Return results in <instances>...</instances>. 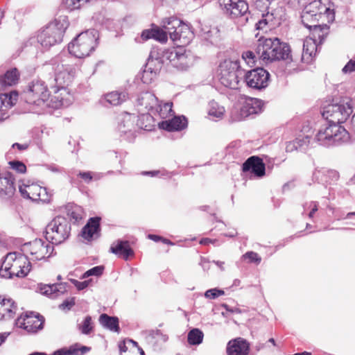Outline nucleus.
Wrapping results in <instances>:
<instances>
[{
  "label": "nucleus",
  "instance_id": "30",
  "mask_svg": "<svg viewBox=\"0 0 355 355\" xmlns=\"http://www.w3.org/2000/svg\"><path fill=\"white\" fill-rule=\"evenodd\" d=\"M89 347L86 346L78 347L77 344L71 345L69 348H62L54 352L51 355H83L89 351ZM29 355H47L44 352H33Z\"/></svg>",
  "mask_w": 355,
  "mask_h": 355
},
{
  "label": "nucleus",
  "instance_id": "27",
  "mask_svg": "<svg viewBox=\"0 0 355 355\" xmlns=\"http://www.w3.org/2000/svg\"><path fill=\"white\" fill-rule=\"evenodd\" d=\"M14 179L10 173L5 176L0 175V198L9 199L15 193Z\"/></svg>",
  "mask_w": 355,
  "mask_h": 355
},
{
  "label": "nucleus",
  "instance_id": "62",
  "mask_svg": "<svg viewBox=\"0 0 355 355\" xmlns=\"http://www.w3.org/2000/svg\"><path fill=\"white\" fill-rule=\"evenodd\" d=\"M8 335V333L0 334V345L6 340Z\"/></svg>",
  "mask_w": 355,
  "mask_h": 355
},
{
  "label": "nucleus",
  "instance_id": "16",
  "mask_svg": "<svg viewBox=\"0 0 355 355\" xmlns=\"http://www.w3.org/2000/svg\"><path fill=\"white\" fill-rule=\"evenodd\" d=\"M137 116L128 112L123 113L119 119L118 131L123 139L132 142L136 137L138 128L135 124Z\"/></svg>",
  "mask_w": 355,
  "mask_h": 355
},
{
  "label": "nucleus",
  "instance_id": "43",
  "mask_svg": "<svg viewBox=\"0 0 355 355\" xmlns=\"http://www.w3.org/2000/svg\"><path fill=\"white\" fill-rule=\"evenodd\" d=\"M93 323L92 317L87 315L83 322L78 324V329L83 334H89L93 330Z\"/></svg>",
  "mask_w": 355,
  "mask_h": 355
},
{
  "label": "nucleus",
  "instance_id": "21",
  "mask_svg": "<svg viewBox=\"0 0 355 355\" xmlns=\"http://www.w3.org/2000/svg\"><path fill=\"white\" fill-rule=\"evenodd\" d=\"M17 96L16 92L0 93V121L8 117V110L16 103Z\"/></svg>",
  "mask_w": 355,
  "mask_h": 355
},
{
  "label": "nucleus",
  "instance_id": "22",
  "mask_svg": "<svg viewBox=\"0 0 355 355\" xmlns=\"http://www.w3.org/2000/svg\"><path fill=\"white\" fill-rule=\"evenodd\" d=\"M249 349V343L241 338L229 341L227 346L228 355H248Z\"/></svg>",
  "mask_w": 355,
  "mask_h": 355
},
{
  "label": "nucleus",
  "instance_id": "25",
  "mask_svg": "<svg viewBox=\"0 0 355 355\" xmlns=\"http://www.w3.org/2000/svg\"><path fill=\"white\" fill-rule=\"evenodd\" d=\"M110 251L125 260L134 255V251L128 241L117 240L111 245Z\"/></svg>",
  "mask_w": 355,
  "mask_h": 355
},
{
  "label": "nucleus",
  "instance_id": "38",
  "mask_svg": "<svg viewBox=\"0 0 355 355\" xmlns=\"http://www.w3.org/2000/svg\"><path fill=\"white\" fill-rule=\"evenodd\" d=\"M225 108L220 105L215 101H211L209 103L208 114L213 120L222 119L225 114Z\"/></svg>",
  "mask_w": 355,
  "mask_h": 355
},
{
  "label": "nucleus",
  "instance_id": "50",
  "mask_svg": "<svg viewBox=\"0 0 355 355\" xmlns=\"http://www.w3.org/2000/svg\"><path fill=\"white\" fill-rule=\"evenodd\" d=\"M243 258L244 259H248L250 263H256L259 264L261 262V257L258 255L257 253L254 252L252 251L248 252L243 255Z\"/></svg>",
  "mask_w": 355,
  "mask_h": 355
},
{
  "label": "nucleus",
  "instance_id": "15",
  "mask_svg": "<svg viewBox=\"0 0 355 355\" xmlns=\"http://www.w3.org/2000/svg\"><path fill=\"white\" fill-rule=\"evenodd\" d=\"M220 9L224 15L231 19L245 17L248 21V4L244 0H218Z\"/></svg>",
  "mask_w": 355,
  "mask_h": 355
},
{
  "label": "nucleus",
  "instance_id": "59",
  "mask_svg": "<svg viewBox=\"0 0 355 355\" xmlns=\"http://www.w3.org/2000/svg\"><path fill=\"white\" fill-rule=\"evenodd\" d=\"M144 175H149L151 177L157 176L159 175H164L166 174L165 172L161 171H144L142 173Z\"/></svg>",
  "mask_w": 355,
  "mask_h": 355
},
{
  "label": "nucleus",
  "instance_id": "32",
  "mask_svg": "<svg viewBox=\"0 0 355 355\" xmlns=\"http://www.w3.org/2000/svg\"><path fill=\"white\" fill-rule=\"evenodd\" d=\"M306 28L311 31V37L313 39H315L319 44H321L324 40L326 35L328 33V26L327 25H319L315 23H309V25H304Z\"/></svg>",
  "mask_w": 355,
  "mask_h": 355
},
{
  "label": "nucleus",
  "instance_id": "3",
  "mask_svg": "<svg viewBox=\"0 0 355 355\" xmlns=\"http://www.w3.org/2000/svg\"><path fill=\"white\" fill-rule=\"evenodd\" d=\"M258 58L265 63L290 58V46L277 37L260 38L256 47Z\"/></svg>",
  "mask_w": 355,
  "mask_h": 355
},
{
  "label": "nucleus",
  "instance_id": "58",
  "mask_svg": "<svg viewBox=\"0 0 355 355\" xmlns=\"http://www.w3.org/2000/svg\"><path fill=\"white\" fill-rule=\"evenodd\" d=\"M46 168L53 173H61L62 171V168L60 166L52 164H47L45 166Z\"/></svg>",
  "mask_w": 355,
  "mask_h": 355
},
{
  "label": "nucleus",
  "instance_id": "9",
  "mask_svg": "<svg viewBox=\"0 0 355 355\" xmlns=\"http://www.w3.org/2000/svg\"><path fill=\"white\" fill-rule=\"evenodd\" d=\"M23 97L28 104L42 106L49 100L50 92L44 80L34 79L24 89Z\"/></svg>",
  "mask_w": 355,
  "mask_h": 355
},
{
  "label": "nucleus",
  "instance_id": "54",
  "mask_svg": "<svg viewBox=\"0 0 355 355\" xmlns=\"http://www.w3.org/2000/svg\"><path fill=\"white\" fill-rule=\"evenodd\" d=\"M79 177H80L85 183H89L92 182L93 179L92 173L89 171L87 172H81L80 171L78 174Z\"/></svg>",
  "mask_w": 355,
  "mask_h": 355
},
{
  "label": "nucleus",
  "instance_id": "23",
  "mask_svg": "<svg viewBox=\"0 0 355 355\" xmlns=\"http://www.w3.org/2000/svg\"><path fill=\"white\" fill-rule=\"evenodd\" d=\"M263 102L261 100L254 98L245 99L241 108V114L247 117L250 115L257 114L262 111Z\"/></svg>",
  "mask_w": 355,
  "mask_h": 355
},
{
  "label": "nucleus",
  "instance_id": "19",
  "mask_svg": "<svg viewBox=\"0 0 355 355\" xmlns=\"http://www.w3.org/2000/svg\"><path fill=\"white\" fill-rule=\"evenodd\" d=\"M19 192L24 198L33 201L46 202L49 200L46 189L36 184L20 186Z\"/></svg>",
  "mask_w": 355,
  "mask_h": 355
},
{
  "label": "nucleus",
  "instance_id": "7",
  "mask_svg": "<svg viewBox=\"0 0 355 355\" xmlns=\"http://www.w3.org/2000/svg\"><path fill=\"white\" fill-rule=\"evenodd\" d=\"M171 40L178 46H184L190 43L193 37V34L189 27L181 20L170 17L163 21V26Z\"/></svg>",
  "mask_w": 355,
  "mask_h": 355
},
{
  "label": "nucleus",
  "instance_id": "34",
  "mask_svg": "<svg viewBox=\"0 0 355 355\" xmlns=\"http://www.w3.org/2000/svg\"><path fill=\"white\" fill-rule=\"evenodd\" d=\"M172 103H162L158 101L157 104L156 105L154 112L152 114H157L159 117L162 119H166L173 115L174 112L172 110Z\"/></svg>",
  "mask_w": 355,
  "mask_h": 355
},
{
  "label": "nucleus",
  "instance_id": "11",
  "mask_svg": "<svg viewBox=\"0 0 355 355\" xmlns=\"http://www.w3.org/2000/svg\"><path fill=\"white\" fill-rule=\"evenodd\" d=\"M329 0H315L306 5L302 13V22L304 25L318 22L324 15L333 14V10L328 6Z\"/></svg>",
  "mask_w": 355,
  "mask_h": 355
},
{
  "label": "nucleus",
  "instance_id": "46",
  "mask_svg": "<svg viewBox=\"0 0 355 355\" xmlns=\"http://www.w3.org/2000/svg\"><path fill=\"white\" fill-rule=\"evenodd\" d=\"M104 270V267L102 266H97L95 267H93L92 268L86 271L82 276L83 279L87 278L90 276L94 275V276H100Z\"/></svg>",
  "mask_w": 355,
  "mask_h": 355
},
{
  "label": "nucleus",
  "instance_id": "49",
  "mask_svg": "<svg viewBox=\"0 0 355 355\" xmlns=\"http://www.w3.org/2000/svg\"><path fill=\"white\" fill-rule=\"evenodd\" d=\"M9 164L11 168L19 173H24L26 171V165L20 161H11L9 162Z\"/></svg>",
  "mask_w": 355,
  "mask_h": 355
},
{
  "label": "nucleus",
  "instance_id": "31",
  "mask_svg": "<svg viewBox=\"0 0 355 355\" xmlns=\"http://www.w3.org/2000/svg\"><path fill=\"white\" fill-rule=\"evenodd\" d=\"M100 231V218H91L82 230V236L87 240H90Z\"/></svg>",
  "mask_w": 355,
  "mask_h": 355
},
{
  "label": "nucleus",
  "instance_id": "29",
  "mask_svg": "<svg viewBox=\"0 0 355 355\" xmlns=\"http://www.w3.org/2000/svg\"><path fill=\"white\" fill-rule=\"evenodd\" d=\"M158 98L154 94L150 92H141L137 98V104L144 107L147 111L154 112V109L157 104Z\"/></svg>",
  "mask_w": 355,
  "mask_h": 355
},
{
  "label": "nucleus",
  "instance_id": "13",
  "mask_svg": "<svg viewBox=\"0 0 355 355\" xmlns=\"http://www.w3.org/2000/svg\"><path fill=\"white\" fill-rule=\"evenodd\" d=\"M22 251L29 254L31 260L40 261L49 257L53 251V247L47 240L36 239L24 244Z\"/></svg>",
  "mask_w": 355,
  "mask_h": 355
},
{
  "label": "nucleus",
  "instance_id": "42",
  "mask_svg": "<svg viewBox=\"0 0 355 355\" xmlns=\"http://www.w3.org/2000/svg\"><path fill=\"white\" fill-rule=\"evenodd\" d=\"M265 13L263 12L262 13V19L258 21L257 24V29H263L264 26L267 24H270L271 26H273L275 23V17H274V14L272 12H270L268 10Z\"/></svg>",
  "mask_w": 355,
  "mask_h": 355
},
{
  "label": "nucleus",
  "instance_id": "2",
  "mask_svg": "<svg viewBox=\"0 0 355 355\" xmlns=\"http://www.w3.org/2000/svg\"><path fill=\"white\" fill-rule=\"evenodd\" d=\"M70 60L69 56L60 55L52 60L56 86L54 95L51 96V102L46 104L47 106L57 109L67 106L71 102V96L65 86L75 77L76 69L74 64L70 63Z\"/></svg>",
  "mask_w": 355,
  "mask_h": 355
},
{
  "label": "nucleus",
  "instance_id": "45",
  "mask_svg": "<svg viewBox=\"0 0 355 355\" xmlns=\"http://www.w3.org/2000/svg\"><path fill=\"white\" fill-rule=\"evenodd\" d=\"M275 0H252L254 6L261 12H266L269 9L270 5Z\"/></svg>",
  "mask_w": 355,
  "mask_h": 355
},
{
  "label": "nucleus",
  "instance_id": "40",
  "mask_svg": "<svg viewBox=\"0 0 355 355\" xmlns=\"http://www.w3.org/2000/svg\"><path fill=\"white\" fill-rule=\"evenodd\" d=\"M203 337V332L199 329L195 328L188 333L187 340L191 345H198L202 343Z\"/></svg>",
  "mask_w": 355,
  "mask_h": 355
},
{
  "label": "nucleus",
  "instance_id": "41",
  "mask_svg": "<svg viewBox=\"0 0 355 355\" xmlns=\"http://www.w3.org/2000/svg\"><path fill=\"white\" fill-rule=\"evenodd\" d=\"M298 150L300 151L306 150L309 146H313L315 143H317L320 145L315 140V137L313 139H311V137L308 135L304 137H299L295 139Z\"/></svg>",
  "mask_w": 355,
  "mask_h": 355
},
{
  "label": "nucleus",
  "instance_id": "20",
  "mask_svg": "<svg viewBox=\"0 0 355 355\" xmlns=\"http://www.w3.org/2000/svg\"><path fill=\"white\" fill-rule=\"evenodd\" d=\"M243 172H250L257 178H262L266 174V165L263 159L257 156L250 157L242 166Z\"/></svg>",
  "mask_w": 355,
  "mask_h": 355
},
{
  "label": "nucleus",
  "instance_id": "5",
  "mask_svg": "<svg viewBox=\"0 0 355 355\" xmlns=\"http://www.w3.org/2000/svg\"><path fill=\"white\" fill-rule=\"evenodd\" d=\"M99 34L96 29H89L80 33L68 45L70 54L78 58L89 55L98 44Z\"/></svg>",
  "mask_w": 355,
  "mask_h": 355
},
{
  "label": "nucleus",
  "instance_id": "33",
  "mask_svg": "<svg viewBox=\"0 0 355 355\" xmlns=\"http://www.w3.org/2000/svg\"><path fill=\"white\" fill-rule=\"evenodd\" d=\"M146 341L152 345H159L168 340V336L164 334L160 330H150L146 333Z\"/></svg>",
  "mask_w": 355,
  "mask_h": 355
},
{
  "label": "nucleus",
  "instance_id": "52",
  "mask_svg": "<svg viewBox=\"0 0 355 355\" xmlns=\"http://www.w3.org/2000/svg\"><path fill=\"white\" fill-rule=\"evenodd\" d=\"M75 304V298L71 297L65 300L60 305V308L64 310H70Z\"/></svg>",
  "mask_w": 355,
  "mask_h": 355
},
{
  "label": "nucleus",
  "instance_id": "10",
  "mask_svg": "<svg viewBox=\"0 0 355 355\" xmlns=\"http://www.w3.org/2000/svg\"><path fill=\"white\" fill-rule=\"evenodd\" d=\"M219 80L226 87L236 89L243 80V70L237 62L225 61L219 66Z\"/></svg>",
  "mask_w": 355,
  "mask_h": 355
},
{
  "label": "nucleus",
  "instance_id": "12",
  "mask_svg": "<svg viewBox=\"0 0 355 355\" xmlns=\"http://www.w3.org/2000/svg\"><path fill=\"white\" fill-rule=\"evenodd\" d=\"M270 73L262 67L245 71L243 70V82L247 87L254 90L265 89L270 83Z\"/></svg>",
  "mask_w": 355,
  "mask_h": 355
},
{
  "label": "nucleus",
  "instance_id": "37",
  "mask_svg": "<svg viewBox=\"0 0 355 355\" xmlns=\"http://www.w3.org/2000/svg\"><path fill=\"white\" fill-rule=\"evenodd\" d=\"M105 98L112 105H119L128 98L125 92H112L105 95Z\"/></svg>",
  "mask_w": 355,
  "mask_h": 355
},
{
  "label": "nucleus",
  "instance_id": "14",
  "mask_svg": "<svg viewBox=\"0 0 355 355\" xmlns=\"http://www.w3.org/2000/svg\"><path fill=\"white\" fill-rule=\"evenodd\" d=\"M162 58L169 60L171 65L180 70H187L193 64V56L183 48L162 51Z\"/></svg>",
  "mask_w": 355,
  "mask_h": 355
},
{
  "label": "nucleus",
  "instance_id": "24",
  "mask_svg": "<svg viewBox=\"0 0 355 355\" xmlns=\"http://www.w3.org/2000/svg\"><path fill=\"white\" fill-rule=\"evenodd\" d=\"M319 45L316 40L311 37H306L304 40L302 55V60L304 62L309 63L311 62L320 48Z\"/></svg>",
  "mask_w": 355,
  "mask_h": 355
},
{
  "label": "nucleus",
  "instance_id": "48",
  "mask_svg": "<svg viewBox=\"0 0 355 355\" xmlns=\"http://www.w3.org/2000/svg\"><path fill=\"white\" fill-rule=\"evenodd\" d=\"M224 291L215 288L207 290L205 293V297L208 299L214 300L220 295H224Z\"/></svg>",
  "mask_w": 355,
  "mask_h": 355
},
{
  "label": "nucleus",
  "instance_id": "39",
  "mask_svg": "<svg viewBox=\"0 0 355 355\" xmlns=\"http://www.w3.org/2000/svg\"><path fill=\"white\" fill-rule=\"evenodd\" d=\"M19 76L20 74L17 69L12 68L5 73L1 82L5 85L12 86L17 83Z\"/></svg>",
  "mask_w": 355,
  "mask_h": 355
},
{
  "label": "nucleus",
  "instance_id": "63",
  "mask_svg": "<svg viewBox=\"0 0 355 355\" xmlns=\"http://www.w3.org/2000/svg\"><path fill=\"white\" fill-rule=\"evenodd\" d=\"M218 267L220 268L221 270H224V264L225 263L223 261H213Z\"/></svg>",
  "mask_w": 355,
  "mask_h": 355
},
{
  "label": "nucleus",
  "instance_id": "64",
  "mask_svg": "<svg viewBox=\"0 0 355 355\" xmlns=\"http://www.w3.org/2000/svg\"><path fill=\"white\" fill-rule=\"evenodd\" d=\"M213 241L210 239H207V238H205V239H202L201 241H200V243L201 244H203V245H206V244H208L209 243H212Z\"/></svg>",
  "mask_w": 355,
  "mask_h": 355
},
{
  "label": "nucleus",
  "instance_id": "35",
  "mask_svg": "<svg viewBox=\"0 0 355 355\" xmlns=\"http://www.w3.org/2000/svg\"><path fill=\"white\" fill-rule=\"evenodd\" d=\"M100 323L105 328L118 332L119 331V319L116 317L109 316L103 313L100 315Z\"/></svg>",
  "mask_w": 355,
  "mask_h": 355
},
{
  "label": "nucleus",
  "instance_id": "61",
  "mask_svg": "<svg viewBox=\"0 0 355 355\" xmlns=\"http://www.w3.org/2000/svg\"><path fill=\"white\" fill-rule=\"evenodd\" d=\"M148 239H150L155 242L161 241V239H162V236H159L155 235V234H148Z\"/></svg>",
  "mask_w": 355,
  "mask_h": 355
},
{
  "label": "nucleus",
  "instance_id": "28",
  "mask_svg": "<svg viewBox=\"0 0 355 355\" xmlns=\"http://www.w3.org/2000/svg\"><path fill=\"white\" fill-rule=\"evenodd\" d=\"M159 128L167 131H179L187 126V120L185 116H175L171 120L163 121L159 124Z\"/></svg>",
  "mask_w": 355,
  "mask_h": 355
},
{
  "label": "nucleus",
  "instance_id": "57",
  "mask_svg": "<svg viewBox=\"0 0 355 355\" xmlns=\"http://www.w3.org/2000/svg\"><path fill=\"white\" fill-rule=\"evenodd\" d=\"M318 203L315 201H312L309 204V207L311 208V211L309 214V217L312 218L313 214L318 211Z\"/></svg>",
  "mask_w": 355,
  "mask_h": 355
},
{
  "label": "nucleus",
  "instance_id": "36",
  "mask_svg": "<svg viewBox=\"0 0 355 355\" xmlns=\"http://www.w3.org/2000/svg\"><path fill=\"white\" fill-rule=\"evenodd\" d=\"M17 311V306L15 302L12 299H6L4 297V302H3L2 308L0 311L3 314V320H8L12 318L15 315Z\"/></svg>",
  "mask_w": 355,
  "mask_h": 355
},
{
  "label": "nucleus",
  "instance_id": "4",
  "mask_svg": "<svg viewBox=\"0 0 355 355\" xmlns=\"http://www.w3.org/2000/svg\"><path fill=\"white\" fill-rule=\"evenodd\" d=\"M31 263L26 255L9 252L6 254L0 267V275L3 277H24L31 271Z\"/></svg>",
  "mask_w": 355,
  "mask_h": 355
},
{
  "label": "nucleus",
  "instance_id": "53",
  "mask_svg": "<svg viewBox=\"0 0 355 355\" xmlns=\"http://www.w3.org/2000/svg\"><path fill=\"white\" fill-rule=\"evenodd\" d=\"M153 36H154L153 28H150V29L144 30L141 34V38L144 41H146V40H148L149 39H152V38L153 39Z\"/></svg>",
  "mask_w": 355,
  "mask_h": 355
},
{
  "label": "nucleus",
  "instance_id": "1",
  "mask_svg": "<svg viewBox=\"0 0 355 355\" xmlns=\"http://www.w3.org/2000/svg\"><path fill=\"white\" fill-rule=\"evenodd\" d=\"M352 112L351 101L348 98L322 108L321 114L327 123L322 125L315 135V140L320 146H338L349 140V132L340 124L345 122Z\"/></svg>",
  "mask_w": 355,
  "mask_h": 355
},
{
  "label": "nucleus",
  "instance_id": "18",
  "mask_svg": "<svg viewBox=\"0 0 355 355\" xmlns=\"http://www.w3.org/2000/svg\"><path fill=\"white\" fill-rule=\"evenodd\" d=\"M44 318L39 314L33 313H26L21 315L16 320V324L28 332L35 333L38 330L43 329Z\"/></svg>",
  "mask_w": 355,
  "mask_h": 355
},
{
  "label": "nucleus",
  "instance_id": "47",
  "mask_svg": "<svg viewBox=\"0 0 355 355\" xmlns=\"http://www.w3.org/2000/svg\"><path fill=\"white\" fill-rule=\"evenodd\" d=\"M257 56L258 57L257 53L251 51H245L242 54V58L250 66L255 63Z\"/></svg>",
  "mask_w": 355,
  "mask_h": 355
},
{
  "label": "nucleus",
  "instance_id": "51",
  "mask_svg": "<svg viewBox=\"0 0 355 355\" xmlns=\"http://www.w3.org/2000/svg\"><path fill=\"white\" fill-rule=\"evenodd\" d=\"M70 282L76 287L78 291H82L88 287L89 283L91 282V279L79 282L74 279H70Z\"/></svg>",
  "mask_w": 355,
  "mask_h": 355
},
{
  "label": "nucleus",
  "instance_id": "17",
  "mask_svg": "<svg viewBox=\"0 0 355 355\" xmlns=\"http://www.w3.org/2000/svg\"><path fill=\"white\" fill-rule=\"evenodd\" d=\"M160 53L152 51L141 75V79L145 84L150 83L156 77L162 67L163 58L160 57Z\"/></svg>",
  "mask_w": 355,
  "mask_h": 355
},
{
  "label": "nucleus",
  "instance_id": "8",
  "mask_svg": "<svg viewBox=\"0 0 355 355\" xmlns=\"http://www.w3.org/2000/svg\"><path fill=\"white\" fill-rule=\"evenodd\" d=\"M71 232V225L62 216L53 218L46 227L45 238L52 244L58 245L67 240Z\"/></svg>",
  "mask_w": 355,
  "mask_h": 355
},
{
  "label": "nucleus",
  "instance_id": "26",
  "mask_svg": "<svg viewBox=\"0 0 355 355\" xmlns=\"http://www.w3.org/2000/svg\"><path fill=\"white\" fill-rule=\"evenodd\" d=\"M67 283H57L52 284H40V291L42 295L52 298L57 297L67 291Z\"/></svg>",
  "mask_w": 355,
  "mask_h": 355
},
{
  "label": "nucleus",
  "instance_id": "55",
  "mask_svg": "<svg viewBox=\"0 0 355 355\" xmlns=\"http://www.w3.org/2000/svg\"><path fill=\"white\" fill-rule=\"evenodd\" d=\"M294 150H299L296 140L295 139L293 141L286 142V151L288 153H292Z\"/></svg>",
  "mask_w": 355,
  "mask_h": 355
},
{
  "label": "nucleus",
  "instance_id": "60",
  "mask_svg": "<svg viewBox=\"0 0 355 355\" xmlns=\"http://www.w3.org/2000/svg\"><path fill=\"white\" fill-rule=\"evenodd\" d=\"M28 146L26 144H21L19 143H15L12 146V147L13 148H17L19 150H24L27 149Z\"/></svg>",
  "mask_w": 355,
  "mask_h": 355
},
{
  "label": "nucleus",
  "instance_id": "6",
  "mask_svg": "<svg viewBox=\"0 0 355 355\" xmlns=\"http://www.w3.org/2000/svg\"><path fill=\"white\" fill-rule=\"evenodd\" d=\"M67 28V23L64 19L55 20L42 30L37 35V42L46 49L60 44L62 41Z\"/></svg>",
  "mask_w": 355,
  "mask_h": 355
},
{
  "label": "nucleus",
  "instance_id": "56",
  "mask_svg": "<svg viewBox=\"0 0 355 355\" xmlns=\"http://www.w3.org/2000/svg\"><path fill=\"white\" fill-rule=\"evenodd\" d=\"M355 71V60H350L347 62V64L343 67V71L344 73L352 72Z\"/></svg>",
  "mask_w": 355,
  "mask_h": 355
},
{
  "label": "nucleus",
  "instance_id": "44",
  "mask_svg": "<svg viewBox=\"0 0 355 355\" xmlns=\"http://www.w3.org/2000/svg\"><path fill=\"white\" fill-rule=\"evenodd\" d=\"M153 39L155 40L162 43H164L167 41L168 33L164 27L163 28H160L157 26L153 28Z\"/></svg>",
  "mask_w": 355,
  "mask_h": 355
}]
</instances>
